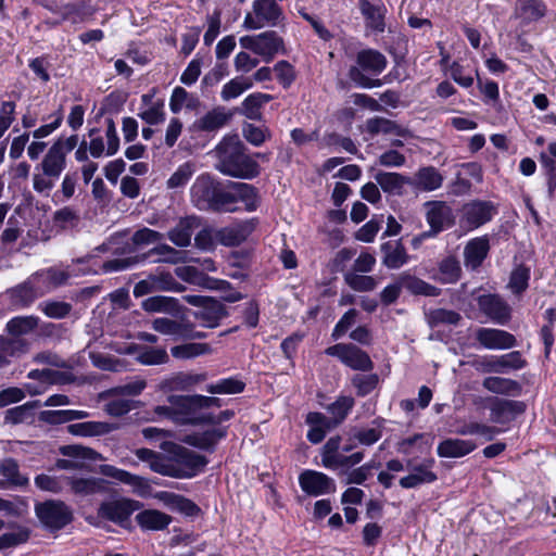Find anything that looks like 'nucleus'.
Returning a JSON list of instances; mask_svg holds the SVG:
<instances>
[{
  "label": "nucleus",
  "mask_w": 556,
  "mask_h": 556,
  "mask_svg": "<svg viewBox=\"0 0 556 556\" xmlns=\"http://www.w3.org/2000/svg\"><path fill=\"white\" fill-rule=\"evenodd\" d=\"M215 152V168L223 175L239 179H253L260 175V165L245 153V147L238 136L225 137Z\"/></svg>",
  "instance_id": "nucleus-1"
},
{
  "label": "nucleus",
  "mask_w": 556,
  "mask_h": 556,
  "mask_svg": "<svg viewBox=\"0 0 556 556\" xmlns=\"http://www.w3.org/2000/svg\"><path fill=\"white\" fill-rule=\"evenodd\" d=\"M226 185L210 174L198 176L190 189L191 202L200 211L224 212L232 200L226 192Z\"/></svg>",
  "instance_id": "nucleus-2"
},
{
  "label": "nucleus",
  "mask_w": 556,
  "mask_h": 556,
  "mask_svg": "<svg viewBox=\"0 0 556 556\" xmlns=\"http://www.w3.org/2000/svg\"><path fill=\"white\" fill-rule=\"evenodd\" d=\"M387 64V58L381 52L374 49L362 50L356 55V65L349 70V78L362 88L381 87V79H372L365 73L377 76L386 70Z\"/></svg>",
  "instance_id": "nucleus-3"
},
{
  "label": "nucleus",
  "mask_w": 556,
  "mask_h": 556,
  "mask_svg": "<svg viewBox=\"0 0 556 556\" xmlns=\"http://www.w3.org/2000/svg\"><path fill=\"white\" fill-rule=\"evenodd\" d=\"M355 439L349 438L345 444H341L342 439L340 435L331 437L327 440L321 448V464L325 468L337 470L340 468H351L358 465L364 459V452H355L351 455H344L350 453L356 445Z\"/></svg>",
  "instance_id": "nucleus-4"
},
{
  "label": "nucleus",
  "mask_w": 556,
  "mask_h": 556,
  "mask_svg": "<svg viewBox=\"0 0 556 556\" xmlns=\"http://www.w3.org/2000/svg\"><path fill=\"white\" fill-rule=\"evenodd\" d=\"M152 255L160 256L155 261L157 263H167L175 265L179 263H185L187 261V253L185 251L176 250L175 248L164 243L152 248L147 253L141 255L129 256L124 258H113L106 261L102 265V270L104 273L122 271L135 266L140 262L146 261L149 256Z\"/></svg>",
  "instance_id": "nucleus-5"
},
{
  "label": "nucleus",
  "mask_w": 556,
  "mask_h": 556,
  "mask_svg": "<svg viewBox=\"0 0 556 556\" xmlns=\"http://www.w3.org/2000/svg\"><path fill=\"white\" fill-rule=\"evenodd\" d=\"M40 523L50 531H58L73 520V510L62 501L48 500L35 505Z\"/></svg>",
  "instance_id": "nucleus-6"
},
{
  "label": "nucleus",
  "mask_w": 556,
  "mask_h": 556,
  "mask_svg": "<svg viewBox=\"0 0 556 556\" xmlns=\"http://www.w3.org/2000/svg\"><path fill=\"white\" fill-rule=\"evenodd\" d=\"M243 49L260 55L263 61L270 62L275 55L285 51L283 39L274 30H267L255 36H243L239 40Z\"/></svg>",
  "instance_id": "nucleus-7"
},
{
  "label": "nucleus",
  "mask_w": 556,
  "mask_h": 556,
  "mask_svg": "<svg viewBox=\"0 0 556 556\" xmlns=\"http://www.w3.org/2000/svg\"><path fill=\"white\" fill-rule=\"evenodd\" d=\"M168 402L174 405L175 422L179 425H205L207 413H203L200 394L170 395Z\"/></svg>",
  "instance_id": "nucleus-8"
},
{
  "label": "nucleus",
  "mask_w": 556,
  "mask_h": 556,
  "mask_svg": "<svg viewBox=\"0 0 556 556\" xmlns=\"http://www.w3.org/2000/svg\"><path fill=\"white\" fill-rule=\"evenodd\" d=\"M173 456L176 479H189L197 476L207 465V458L185 446L174 444L169 450Z\"/></svg>",
  "instance_id": "nucleus-9"
},
{
  "label": "nucleus",
  "mask_w": 556,
  "mask_h": 556,
  "mask_svg": "<svg viewBox=\"0 0 556 556\" xmlns=\"http://www.w3.org/2000/svg\"><path fill=\"white\" fill-rule=\"evenodd\" d=\"M184 299L188 304L199 307L193 316L206 328H216L228 315L225 305L216 299L190 294L185 295Z\"/></svg>",
  "instance_id": "nucleus-10"
},
{
  "label": "nucleus",
  "mask_w": 556,
  "mask_h": 556,
  "mask_svg": "<svg viewBox=\"0 0 556 556\" xmlns=\"http://www.w3.org/2000/svg\"><path fill=\"white\" fill-rule=\"evenodd\" d=\"M427 208L426 211V220L430 226V230L425 231L420 235V238H416L413 240L415 244L417 241L434 237L445 228H448L454 225L455 216L453 214L452 207L444 201H428L425 203Z\"/></svg>",
  "instance_id": "nucleus-11"
},
{
  "label": "nucleus",
  "mask_w": 556,
  "mask_h": 556,
  "mask_svg": "<svg viewBox=\"0 0 556 556\" xmlns=\"http://www.w3.org/2000/svg\"><path fill=\"white\" fill-rule=\"evenodd\" d=\"M471 366L482 374H504L509 369L518 370L526 366L519 351H514L501 356H481L471 362Z\"/></svg>",
  "instance_id": "nucleus-12"
},
{
  "label": "nucleus",
  "mask_w": 556,
  "mask_h": 556,
  "mask_svg": "<svg viewBox=\"0 0 556 556\" xmlns=\"http://www.w3.org/2000/svg\"><path fill=\"white\" fill-rule=\"evenodd\" d=\"M325 353L338 357L342 364L353 370L370 371L374 368L368 353L354 344L338 343L327 348Z\"/></svg>",
  "instance_id": "nucleus-13"
},
{
  "label": "nucleus",
  "mask_w": 556,
  "mask_h": 556,
  "mask_svg": "<svg viewBox=\"0 0 556 556\" xmlns=\"http://www.w3.org/2000/svg\"><path fill=\"white\" fill-rule=\"evenodd\" d=\"M139 508V502L129 498H118L102 502L98 508V517L127 528L130 516Z\"/></svg>",
  "instance_id": "nucleus-14"
},
{
  "label": "nucleus",
  "mask_w": 556,
  "mask_h": 556,
  "mask_svg": "<svg viewBox=\"0 0 556 556\" xmlns=\"http://www.w3.org/2000/svg\"><path fill=\"white\" fill-rule=\"evenodd\" d=\"M226 190L232 200L227 205L228 208H224V212H236L237 207L235 204L239 201L244 204V208L248 212L255 211L260 205L258 190L253 185L247 182L227 181Z\"/></svg>",
  "instance_id": "nucleus-15"
},
{
  "label": "nucleus",
  "mask_w": 556,
  "mask_h": 556,
  "mask_svg": "<svg viewBox=\"0 0 556 556\" xmlns=\"http://www.w3.org/2000/svg\"><path fill=\"white\" fill-rule=\"evenodd\" d=\"M299 484L308 496H320L336 492V483L332 478L324 472L305 469L299 476Z\"/></svg>",
  "instance_id": "nucleus-16"
},
{
  "label": "nucleus",
  "mask_w": 556,
  "mask_h": 556,
  "mask_svg": "<svg viewBox=\"0 0 556 556\" xmlns=\"http://www.w3.org/2000/svg\"><path fill=\"white\" fill-rule=\"evenodd\" d=\"M39 325V318L34 315L16 316L11 318L5 325V331L9 337L4 336L8 341H18L25 346L18 352V357L26 354L30 349V342L24 337L33 333Z\"/></svg>",
  "instance_id": "nucleus-17"
},
{
  "label": "nucleus",
  "mask_w": 556,
  "mask_h": 556,
  "mask_svg": "<svg viewBox=\"0 0 556 556\" xmlns=\"http://www.w3.org/2000/svg\"><path fill=\"white\" fill-rule=\"evenodd\" d=\"M481 313L497 325H506L511 317V308L498 294H482L477 298Z\"/></svg>",
  "instance_id": "nucleus-18"
},
{
  "label": "nucleus",
  "mask_w": 556,
  "mask_h": 556,
  "mask_svg": "<svg viewBox=\"0 0 556 556\" xmlns=\"http://www.w3.org/2000/svg\"><path fill=\"white\" fill-rule=\"evenodd\" d=\"M476 339L488 350H506L514 348L517 343L515 336L496 328H478Z\"/></svg>",
  "instance_id": "nucleus-19"
},
{
  "label": "nucleus",
  "mask_w": 556,
  "mask_h": 556,
  "mask_svg": "<svg viewBox=\"0 0 556 556\" xmlns=\"http://www.w3.org/2000/svg\"><path fill=\"white\" fill-rule=\"evenodd\" d=\"M490 410L493 421L504 424L523 414L526 404L522 401L494 397L492 399Z\"/></svg>",
  "instance_id": "nucleus-20"
},
{
  "label": "nucleus",
  "mask_w": 556,
  "mask_h": 556,
  "mask_svg": "<svg viewBox=\"0 0 556 556\" xmlns=\"http://www.w3.org/2000/svg\"><path fill=\"white\" fill-rule=\"evenodd\" d=\"M254 228L253 220H245L217 230L215 238L222 245L237 247L248 239Z\"/></svg>",
  "instance_id": "nucleus-21"
},
{
  "label": "nucleus",
  "mask_w": 556,
  "mask_h": 556,
  "mask_svg": "<svg viewBox=\"0 0 556 556\" xmlns=\"http://www.w3.org/2000/svg\"><path fill=\"white\" fill-rule=\"evenodd\" d=\"M64 481L74 494L80 496L104 494L109 490L108 481L103 478L64 477Z\"/></svg>",
  "instance_id": "nucleus-22"
},
{
  "label": "nucleus",
  "mask_w": 556,
  "mask_h": 556,
  "mask_svg": "<svg viewBox=\"0 0 556 556\" xmlns=\"http://www.w3.org/2000/svg\"><path fill=\"white\" fill-rule=\"evenodd\" d=\"M489 251L490 242L488 237H477L469 240L464 248L465 266L471 270H476L482 265Z\"/></svg>",
  "instance_id": "nucleus-23"
},
{
  "label": "nucleus",
  "mask_w": 556,
  "mask_h": 556,
  "mask_svg": "<svg viewBox=\"0 0 556 556\" xmlns=\"http://www.w3.org/2000/svg\"><path fill=\"white\" fill-rule=\"evenodd\" d=\"M206 374L176 372L160 382V389L164 392L187 391L206 380Z\"/></svg>",
  "instance_id": "nucleus-24"
},
{
  "label": "nucleus",
  "mask_w": 556,
  "mask_h": 556,
  "mask_svg": "<svg viewBox=\"0 0 556 556\" xmlns=\"http://www.w3.org/2000/svg\"><path fill=\"white\" fill-rule=\"evenodd\" d=\"M442 184L443 176L433 166L420 167L414 177H409V186L418 191L431 192L441 188Z\"/></svg>",
  "instance_id": "nucleus-25"
},
{
  "label": "nucleus",
  "mask_w": 556,
  "mask_h": 556,
  "mask_svg": "<svg viewBox=\"0 0 556 556\" xmlns=\"http://www.w3.org/2000/svg\"><path fill=\"white\" fill-rule=\"evenodd\" d=\"M252 9L264 26L276 27L285 20L282 9L275 0H254Z\"/></svg>",
  "instance_id": "nucleus-26"
},
{
  "label": "nucleus",
  "mask_w": 556,
  "mask_h": 556,
  "mask_svg": "<svg viewBox=\"0 0 556 556\" xmlns=\"http://www.w3.org/2000/svg\"><path fill=\"white\" fill-rule=\"evenodd\" d=\"M227 434L226 427H218L205 430L203 432H194L186 435L184 442L190 446L213 452L218 442Z\"/></svg>",
  "instance_id": "nucleus-27"
},
{
  "label": "nucleus",
  "mask_w": 556,
  "mask_h": 556,
  "mask_svg": "<svg viewBox=\"0 0 556 556\" xmlns=\"http://www.w3.org/2000/svg\"><path fill=\"white\" fill-rule=\"evenodd\" d=\"M434 459H427L422 464L414 466L412 472L400 479V485L404 489H414L421 484L432 483L438 479L435 472L431 470Z\"/></svg>",
  "instance_id": "nucleus-28"
},
{
  "label": "nucleus",
  "mask_w": 556,
  "mask_h": 556,
  "mask_svg": "<svg viewBox=\"0 0 556 556\" xmlns=\"http://www.w3.org/2000/svg\"><path fill=\"white\" fill-rule=\"evenodd\" d=\"M10 293L15 304L26 307L42 296L45 290L39 286L35 275H31L26 281L11 289Z\"/></svg>",
  "instance_id": "nucleus-29"
},
{
  "label": "nucleus",
  "mask_w": 556,
  "mask_h": 556,
  "mask_svg": "<svg viewBox=\"0 0 556 556\" xmlns=\"http://www.w3.org/2000/svg\"><path fill=\"white\" fill-rule=\"evenodd\" d=\"M199 225V218L195 216L180 218L176 226L168 231L167 237L176 247H189L192 235Z\"/></svg>",
  "instance_id": "nucleus-30"
},
{
  "label": "nucleus",
  "mask_w": 556,
  "mask_h": 556,
  "mask_svg": "<svg viewBox=\"0 0 556 556\" xmlns=\"http://www.w3.org/2000/svg\"><path fill=\"white\" fill-rule=\"evenodd\" d=\"M382 264L389 269H397L404 266L409 256L400 240L387 241L380 245Z\"/></svg>",
  "instance_id": "nucleus-31"
},
{
  "label": "nucleus",
  "mask_w": 556,
  "mask_h": 556,
  "mask_svg": "<svg viewBox=\"0 0 556 556\" xmlns=\"http://www.w3.org/2000/svg\"><path fill=\"white\" fill-rule=\"evenodd\" d=\"M141 307L147 313H164L177 316L181 312L179 301L172 296L154 295L142 301Z\"/></svg>",
  "instance_id": "nucleus-32"
},
{
  "label": "nucleus",
  "mask_w": 556,
  "mask_h": 556,
  "mask_svg": "<svg viewBox=\"0 0 556 556\" xmlns=\"http://www.w3.org/2000/svg\"><path fill=\"white\" fill-rule=\"evenodd\" d=\"M546 13V7L542 0H518L514 16L520 18L522 24H529L542 18Z\"/></svg>",
  "instance_id": "nucleus-33"
},
{
  "label": "nucleus",
  "mask_w": 556,
  "mask_h": 556,
  "mask_svg": "<svg viewBox=\"0 0 556 556\" xmlns=\"http://www.w3.org/2000/svg\"><path fill=\"white\" fill-rule=\"evenodd\" d=\"M476 448L475 442L463 439H445L438 445L437 453L444 458L466 456Z\"/></svg>",
  "instance_id": "nucleus-34"
},
{
  "label": "nucleus",
  "mask_w": 556,
  "mask_h": 556,
  "mask_svg": "<svg viewBox=\"0 0 556 556\" xmlns=\"http://www.w3.org/2000/svg\"><path fill=\"white\" fill-rule=\"evenodd\" d=\"M492 217V206L486 202H471L464 206L463 218L470 228H477Z\"/></svg>",
  "instance_id": "nucleus-35"
},
{
  "label": "nucleus",
  "mask_w": 556,
  "mask_h": 556,
  "mask_svg": "<svg viewBox=\"0 0 556 556\" xmlns=\"http://www.w3.org/2000/svg\"><path fill=\"white\" fill-rule=\"evenodd\" d=\"M117 428V425L105 421H84L67 426V431L73 435L98 437L111 433Z\"/></svg>",
  "instance_id": "nucleus-36"
},
{
  "label": "nucleus",
  "mask_w": 556,
  "mask_h": 556,
  "mask_svg": "<svg viewBox=\"0 0 556 556\" xmlns=\"http://www.w3.org/2000/svg\"><path fill=\"white\" fill-rule=\"evenodd\" d=\"M0 475L4 478L0 482V486H26L29 480L26 476L21 473L20 466L14 458L8 457L0 462Z\"/></svg>",
  "instance_id": "nucleus-37"
},
{
  "label": "nucleus",
  "mask_w": 556,
  "mask_h": 556,
  "mask_svg": "<svg viewBox=\"0 0 556 556\" xmlns=\"http://www.w3.org/2000/svg\"><path fill=\"white\" fill-rule=\"evenodd\" d=\"M403 288L414 295L439 296L441 289L405 271L400 274Z\"/></svg>",
  "instance_id": "nucleus-38"
},
{
  "label": "nucleus",
  "mask_w": 556,
  "mask_h": 556,
  "mask_svg": "<svg viewBox=\"0 0 556 556\" xmlns=\"http://www.w3.org/2000/svg\"><path fill=\"white\" fill-rule=\"evenodd\" d=\"M376 182L381 187L383 192L390 194H402L405 185L409 186V177L400 173L378 172L375 175Z\"/></svg>",
  "instance_id": "nucleus-39"
},
{
  "label": "nucleus",
  "mask_w": 556,
  "mask_h": 556,
  "mask_svg": "<svg viewBox=\"0 0 556 556\" xmlns=\"http://www.w3.org/2000/svg\"><path fill=\"white\" fill-rule=\"evenodd\" d=\"M40 167L46 176L58 179L66 167V156L55 147L51 146L43 156Z\"/></svg>",
  "instance_id": "nucleus-40"
},
{
  "label": "nucleus",
  "mask_w": 556,
  "mask_h": 556,
  "mask_svg": "<svg viewBox=\"0 0 556 556\" xmlns=\"http://www.w3.org/2000/svg\"><path fill=\"white\" fill-rule=\"evenodd\" d=\"M366 131L371 136H376L378 134H393L399 137H405L408 134V130L396 122L380 116L366 121Z\"/></svg>",
  "instance_id": "nucleus-41"
},
{
  "label": "nucleus",
  "mask_w": 556,
  "mask_h": 556,
  "mask_svg": "<svg viewBox=\"0 0 556 556\" xmlns=\"http://www.w3.org/2000/svg\"><path fill=\"white\" fill-rule=\"evenodd\" d=\"M45 293L67 283L71 275L66 270L50 267L34 274Z\"/></svg>",
  "instance_id": "nucleus-42"
},
{
  "label": "nucleus",
  "mask_w": 556,
  "mask_h": 556,
  "mask_svg": "<svg viewBox=\"0 0 556 556\" xmlns=\"http://www.w3.org/2000/svg\"><path fill=\"white\" fill-rule=\"evenodd\" d=\"M136 520L142 529L159 531L167 528L172 517L155 509H147L140 511L136 516Z\"/></svg>",
  "instance_id": "nucleus-43"
},
{
  "label": "nucleus",
  "mask_w": 556,
  "mask_h": 556,
  "mask_svg": "<svg viewBox=\"0 0 556 556\" xmlns=\"http://www.w3.org/2000/svg\"><path fill=\"white\" fill-rule=\"evenodd\" d=\"M271 100L273 96L268 93H251L242 102L241 113L249 119L258 121L262 118V106Z\"/></svg>",
  "instance_id": "nucleus-44"
},
{
  "label": "nucleus",
  "mask_w": 556,
  "mask_h": 556,
  "mask_svg": "<svg viewBox=\"0 0 556 556\" xmlns=\"http://www.w3.org/2000/svg\"><path fill=\"white\" fill-rule=\"evenodd\" d=\"M187 320H176L167 317H159L152 321V329L174 340H182Z\"/></svg>",
  "instance_id": "nucleus-45"
},
{
  "label": "nucleus",
  "mask_w": 556,
  "mask_h": 556,
  "mask_svg": "<svg viewBox=\"0 0 556 556\" xmlns=\"http://www.w3.org/2000/svg\"><path fill=\"white\" fill-rule=\"evenodd\" d=\"M439 275L434 277L444 285L456 283L462 276V267L459 261L453 256H446L438 265Z\"/></svg>",
  "instance_id": "nucleus-46"
},
{
  "label": "nucleus",
  "mask_w": 556,
  "mask_h": 556,
  "mask_svg": "<svg viewBox=\"0 0 556 556\" xmlns=\"http://www.w3.org/2000/svg\"><path fill=\"white\" fill-rule=\"evenodd\" d=\"M89 417V413L86 410H42L39 414V420L49 425L65 424L72 420L85 419Z\"/></svg>",
  "instance_id": "nucleus-47"
},
{
  "label": "nucleus",
  "mask_w": 556,
  "mask_h": 556,
  "mask_svg": "<svg viewBox=\"0 0 556 556\" xmlns=\"http://www.w3.org/2000/svg\"><path fill=\"white\" fill-rule=\"evenodd\" d=\"M99 472L104 477L111 478L114 481L126 485L141 486L144 483V479L142 477L134 475L124 469H119L112 465H100Z\"/></svg>",
  "instance_id": "nucleus-48"
},
{
  "label": "nucleus",
  "mask_w": 556,
  "mask_h": 556,
  "mask_svg": "<svg viewBox=\"0 0 556 556\" xmlns=\"http://www.w3.org/2000/svg\"><path fill=\"white\" fill-rule=\"evenodd\" d=\"M482 386L488 391L495 394H516L520 392V384L513 379L490 376L482 381Z\"/></svg>",
  "instance_id": "nucleus-49"
},
{
  "label": "nucleus",
  "mask_w": 556,
  "mask_h": 556,
  "mask_svg": "<svg viewBox=\"0 0 556 556\" xmlns=\"http://www.w3.org/2000/svg\"><path fill=\"white\" fill-rule=\"evenodd\" d=\"M426 319L430 328L441 325L456 326L462 320V315L453 309L434 308L426 313Z\"/></svg>",
  "instance_id": "nucleus-50"
},
{
  "label": "nucleus",
  "mask_w": 556,
  "mask_h": 556,
  "mask_svg": "<svg viewBox=\"0 0 556 556\" xmlns=\"http://www.w3.org/2000/svg\"><path fill=\"white\" fill-rule=\"evenodd\" d=\"M173 357L189 359L201 355L211 354L212 348L207 343H185L170 349Z\"/></svg>",
  "instance_id": "nucleus-51"
},
{
  "label": "nucleus",
  "mask_w": 556,
  "mask_h": 556,
  "mask_svg": "<svg viewBox=\"0 0 556 556\" xmlns=\"http://www.w3.org/2000/svg\"><path fill=\"white\" fill-rule=\"evenodd\" d=\"M359 8L370 28L376 31L384 30L383 12L380 7L370 3L368 0H361Z\"/></svg>",
  "instance_id": "nucleus-52"
},
{
  "label": "nucleus",
  "mask_w": 556,
  "mask_h": 556,
  "mask_svg": "<svg viewBox=\"0 0 556 556\" xmlns=\"http://www.w3.org/2000/svg\"><path fill=\"white\" fill-rule=\"evenodd\" d=\"M245 388V383L235 377L220 379L206 386V391L211 394H238Z\"/></svg>",
  "instance_id": "nucleus-53"
},
{
  "label": "nucleus",
  "mask_w": 556,
  "mask_h": 556,
  "mask_svg": "<svg viewBox=\"0 0 556 556\" xmlns=\"http://www.w3.org/2000/svg\"><path fill=\"white\" fill-rule=\"evenodd\" d=\"M253 87V79L250 77H236L224 85L220 96L224 101L239 97L242 92Z\"/></svg>",
  "instance_id": "nucleus-54"
},
{
  "label": "nucleus",
  "mask_w": 556,
  "mask_h": 556,
  "mask_svg": "<svg viewBox=\"0 0 556 556\" xmlns=\"http://www.w3.org/2000/svg\"><path fill=\"white\" fill-rule=\"evenodd\" d=\"M354 405L355 401L352 396L341 395L327 406V412L341 425Z\"/></svg>",
  "instance_id": "nucleus-55"
},
{
  "label": "nucleus",
  "mask_w": 556,
  "mask_h": 556,
  "mask_svg": "<svg viewBox=\"0 0 556 556\" xmlns=\"http://www.w3.org/2000/svg\"><path fill=\"white\" fill-rule=\"evenodd\" d=\"M228 119L229 115L224 111L213 110L200 118L197 122V126L203 131H214L222 128Z\"/></svg>",
  "instance_id": "nucleus-56"
},
{
  "label": "nucleus",
  "mask_w": 556,
  "mask_h": 556,
  "mask_svg": "<svg viewBox=\"0 0 556 556\" xmlns=\"http://www.w3.org/2000/svg\"><path fill=\"white\" fill-rule=\"evenodd\" d=\"M38 406L39 401H33L9 408L4 415V422L10 425L22 424L31 416V410Z\"/></svg>",
  "instance_id": "nucleus-57"
},
{
  "label": "nucleus",
  "mask_w": 556,
  "mask_h": 556,
  "mask_svg": "<svg viewBox=\"0 0 556 556\" xmlns=\"http://www.w3.org/2000/svg\"><path fill=\"white\" fill-rule=\"evenodd\" d=\"M351 382L356 389L358 396H366L377 388L379 383V376L377 374H356L352 377Z\"/></svg>",
  "instance_id": "nucleus-58"
},
{
  "label": "nucleus",
  "mask_w": 556,
  "mask_h": 556,
  "mask_svg": "<svg viewBox=\"0 0 556 556\" xmlns=\"http://www.w3.org/2000/svg\"><path fill=\"white\" fill-rule=\"evenodd\" d=\"M142 365H162L169 361L168 354L163 348H143L137 356Z\"/></svg>",
  "instance_id": "nucleus-59"
},
{
  "label": "nucleus",
  "mask_w": 556,
  "mask_h": 556,
  "mask_svg": "<svg viewBox=\"0 0 556 556\" xmlns=\"http://www.w3.org/2000/svg\"><path fill=\"white\" fill-rule=\"evenodd\" d=\"M146 386L147 383L144 380H136L124 386L109 389L102 392L100 394V397L106 399L121 395L136 396L139 395L144 390Z\"/></svg>",
  "instance_id": "nucleus-60"
},
{
  "label": "nucleus",
  "mask_w": 556,
  "mask_h": 556,
  "mask_svg": "<svg viewBox=\"0 0 556 556\" xmlns=\"http://www.w3.org/2000/svg\"><path fill=\"white\" fill-rule=\"evenodd\" d=\"M41 312L49 318L62 319L72 312V304L63 301H45L39 304Z\"/></svg>",
  "instance_id": "nucleus-61"
},
{
  "label": "nucleus",
  "mask_w": 556,
  "mask_h": 556,
  "mask_svg": "<svg viewBox=\"0 0 556 556\" xmlns=\"http://www.w3.org/2000/svg\"><path fill=\"white\" fill-rule=\"evenodd\" d=\"M24 346L22 342L8 341L4 336H0V368L9 366L12 357H18V352Z\"/></svg>",
  "instance_id": "nucleus-62"
},
{
  "label": "nucleus",
  "mask_w": 556,
  "mask_h": 556,
  "mask_svg": "<svg viewBox=\"0 0 556 556\" xmlns=\"http://www.w3.org/2000/svg\"><path fill=\"white\" fill-rule=\"evenodd\" d=\"M79 220L78 212L71 206H64L53 214L54 224L63 229L76 227Z\"/></svg>",
  "instance_id": "nucleus-63"
},
{
  "label": "nucleus",
  "mask_w": 556,
  "mask_h": 556,
  "mask_svg": "<svg viewBox=\"0 0 556 556\" xmlns=\"http://www.w3.org/2000/svg\"><path fill=\"white\" fill-rule=\"evenodd\" d=\"M242 135L248 142L255 147L262 146L270 138V131L268 128L258 127L250 123H245L243 125Z\"/></svg>",
  "instance_id": "nucleus-64"
}]
</instances>
